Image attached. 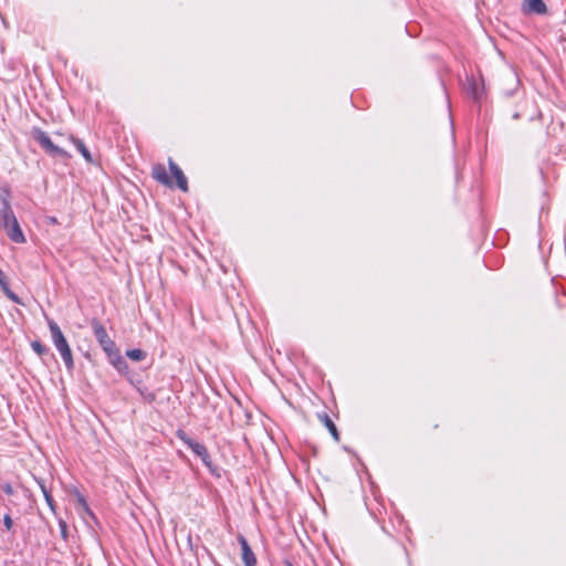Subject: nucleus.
Returning <instances> with one entry per match:
<instances>
[{
	"label": "nucleus",
	"mask_w": 566,
	"mask_h": 566,
	"mask_svg": "<svg viewBox=\"0 0 566 566\" xmlns=\"http://www.w3.org/2000/svg\"><path fill=\"white\" fill-rule=\"evenodd\" d=\"M168 166L172 174V176L176 179L177 187L182 190L184 192L188 191V180L184 174V171L180 169V167L171 159H168Z\"/></svg>",
	"instance_id": "obj_8"
},
{
	"label": "nucleus",
	"mask_w": 566,
	"mask_h": 566,
	"mask_svg": "<svg viewBox=\"0 0 566 566\" xmlns=\"http://www.w3.org/2000/svg\"><path fill=\"white\" fill-rule=\"evenodd\" d=\"M91 327L93 329L94 336L106 354V356H111L113 353L119 350L116 346L115 342L108 336L106 328L97 318H93L91 321Z\"/></svg>",
	"instance_id": "obj_4"
},
{
	"label": "nucleus",
	"mask_w": 566,
	"mask_h": 566,
	"mask_svg": "<svg viewBox=\"0 0 566 566\" xmlns=\"http://www.w3.org/2000/svg\"><path fill=\"white\" fill-rule=\"evenodd\" d=\"M44 499L50 510L55 514L56 505L49 490H44Z\"/></svg>",
	"instance_id": "obj_21"
},
{
	"label": "nucleus",
	"mask_w": 566,
	"mask_h": 566,
	"mask_svg": "<svg viewBox=\"0 0 566 566\" xmlns=\"http://www.w3.org/2000/svg\"><path fill=\"white\" fill-rule=\"evenodd\" d=\"M464 91L474 102L480 103L484 95L483 80H478L474 76H468L464 84Z\"/></svg>",
	"instance_id": "obj_6"
},
{
	"label": "nucleus",
	"mask_w": 566,
	"mask_h": 566,
	"mask_svg": "<svg viewBox=\"0 0 566 566\" xmlns=\"http://www.w3.org/2000/svg\"><path fill=\"white\" fill-rule=\"evenodd\" d=\"M4 282H6V275H4L3 271L0 269V285H3Z\"/></svg>",
	"instance_id": "obj_27"
},
{
	"label": "nucleus",
	"mask_w": 566,
	"mask_h": 566,
	"mask_svg": "<svg viewBox=\"0 0 566 566\" xmlns=\"http://www.w3.org/2000/svg\"><path fill=\"white\" fill-rule=\"evenodd\" d=\"M31 347L40 357L48 355L50 352V349L44 344H42L40 340H33L31 343Z\"/></svg>",
	"instance_id": "obj_19"
},
{
	"label": "nucleus",
	"mask_w": 566,
	"mask_h": 566,
	"mask_svg": "<svg viewBox=\"0 0 566 566\" xmlns=\"http://www.w3.org/2000/svg\"><path fill=\"white\" fill-rule=\"evenodd\" d=\"M75 497H76V502H77V509L82 510L84 513H86L92 518H95V515L92 512V510L90 509V506H88V504L86 502L85 496L82 493H80L78 491H76L75 492Z\"/></svg>",
	"instance_id": "obj_16"
},
{
	"label": "nucleus",
	"mask_w": 566,
	"mask_h": 566,
	"mask_svg": "<svg viewBox=\"0 0 566 566\" xmlns=\"http://www.w3.org/2000/svg\"><path fill=\"white\" fill-rule=\"evenodd\" d=\"M146 355H147L146 352L138 349V348L128 349L126 352V356L129 359L135 360V361H140V360L145 359Z\"/></svg>",
	"instance_id": "obj_17"
},
{
	"label": "nucleus",
	"mask_w": 566,
	"mask_h": 566,
	"mask_svg": "<svg viewBox=\"0 0 566 566\" xmlns=\"http://www.w3.org/2000/svg\"><path fill=\"white\" fill-rule=\"evenodd\" d=\"M32 138L40 145L43 151L53 158L69 159L71 155L63 148L55 145L49 135L40 127H33L31 130Z\"/></svg>",
	"instance_id": "obj_3"
},
{
	"label": "nucleus",
	"mask_w": 566,
	"mask_h": 566,
	"mask_svg": "<svg viewBox=\"0 0 566 566\" xmlns=\"http://www.w3.org/2000/svg\"><path fill=\"white\" fill-rule=\"evenodd\" d=\"M151 177L164 186L172 187L174 185L172 179L167 174L166 167L163 164H156L153 166Z\"/></svg>",
	"instance_id": "obj_9"
},
{
	"label": "nucleus",
	"mask_w": 566,
	"mask_h": 566,
	"mask_svg": "<svg viewBox=\"0 0 566 566\" xmlns=\"http://www.w3.org/2000/svg\"><path fill=\"white\" fill-rule=\"evenodd\" d=\"M3 524L7 528V531H11L12 526H13V521L11 518V516L9 514H6L3 516Z\"/></svg>",
	"instance_id": "obj_23"
},
{
	"label": "nucleus",
	"mask_w": 566,
	"mask_h": 566,
	"mask_svg": "<svg viewBox=\"0 0 566 566\" xmlns=\"http://www.w3.org/2000/svg\"><path fill=\"white\" fill-rule=\"evenodd\" d=\"M177 437L182 441L197 457H199L206 468L212 475L220 476L219 469L212 463L211 457L205 444L190 438L185 431L179 430Z\"/></svg>",
	"instance_id": "obj_2"
},
{
	"label": "nucleus",
	"mask_w": 566,
	"mask_h": 566,
	"mask_svg": "<svg viewBox=\"0 0 566 566\" xmlns=\"http://www.w3.org/2000/svg\"><path fill=\"white\" fill-rule=\"evenodd\" d=\"M59 527H60L62 538L65 542H67V539H69L67 524L63 518H59Z\"/></svg>",
	"instance_id": "obj_22"
},
{
	"label": "nucleus",
	"mask_w": 566,
	"mask_h": 566,
	"mask_svg": "<svg viewBox=\"0 0 566 566\" xmlns=\"http://www.w3.org/2000/svg\"><path fill=\"white\" fill-rule=\"evenodd\" d=\"M38 484H39V486H40V489H41L42 493L44 494V490H48V488H46V485H45L44 481H43V480H38Z\"/></svg>",
	"instance_id": "obj_26"
},
{
	"label": "nucleus",
	"mask_w": 566,
	"mask_h": 566,
	"mask_svg": "<svg viewBox=\"0 0 566 566\" xmlns=\"http://www.w3.org/2000/svg\"><path fill=\"white\" fill-rule=\"evenodd\" d=\"M7 235L11 241L14 243H24L25 237L23 234V231L18 222V220H14L9 228L6 229Z\"/></svg>",
	"instance_id": "obj_11"
},
{
	"label": "nucleus",
	"mask_w": 566,
	"mask_h": 566,
	"mask_svg": "<svg viewBox=\"0 0 566 566\" xmlns=\"http://www.w3.org/2000/svg\"><path fill=\"white\" fill-rule=\"evenodd\" d=\"M504 80H505L507 83L513 84V87H512V88H510V90L506 92V95H507V96H510V95H512V94H513V92L516 90V87H517V85H518L520 81H518V78H517L516 74H515V73H513V72H510V73L504 77Z\"/></svg>",
	"instance_id": "obj_20"
},
{
	"label": "nucleus",
	"mask_w": 566,
	"mask_h": 566,
	"mask_svg": "<svg viewBox=\"0 0 566 566\" xmlns=\"http://www.w3.org/2000/svg\"><path fill=\"white\" fill-rule=\"evenodd\" d=\"M523 12L545 14L547 12V7L543 0H524Z\"/></svg>",
	"instance_id": "obj_10"
},
{
	"label": "nucleus",
	"mask_w": 566,
	"mask_h": 566,
	"mask_svg": "<svg viewBox=\"0 0 566 566\" xmlns=\"http://www.w3.org/2000/svg\"><path fill=\"white\" fill-rule=\"evenodd\" d=\"M129 382L135 387V389L139 392V395L142 396V398L148 402V403H153L155 400H156V395L155 392L153 391H149L148 388L146 386L143 385L142 380L137 379H133V378H129L128 379Z\"/></svg>",
	"instance_id": "obj_12"
},
{
	"label": "nucleus",
	"mask_w": 566,
	"mask_h": 566,
	"mask_svg": "<svg viewBox=\"0 0 566 566\" xmlns=\"http://www.w3.org/2000/svg\"><path fill=\"white\" fill-rule=\"evenodd\" d=\"M238 542L241 546L242 562H243L244 566H255L256 557H255L251 546L249 545L247 538L242 534H239Z\"/></svg>",
	"instance_id": "obj_7"
},
{
	"label": "nucleus",
	"mask_w": 566,
	"mask_h": 566,
	"mask_svg": "<svg viewBox=\"0 0 566 566\" xmlns=\"http://www.w3.org/2000/svg\"><path fill=\"white\" fill-rule=\"evenodd\" d=\"M48 326L51 333L52 342L57 352L61 354L65 367L69 370H72L74 368L73 355L64 334L53 319H48Z\"/></svg>",
	"instance_id": "obj_1"
},
{
	"label": "nucleus",
	"mask_w": 566,
	"mask_h": 566,
	"mask_svg": "<svg viewBox=\"0 0 566 566\" xmlns=\"http://www.w3.org/2000/svg\"><path fill=\"white\" fill-rule=\"evenodd\" d=\"M284 566H293V564L290 560H285Z\"/></svg>",
	"instance_id": "obj_28"
},
{
	"label": "nucleus",
	"mask_w": 566,
	"mask_h": 566,
	"mask_svg": "<svg viewBox=\"0 0 566 566\" xmlns=\"http://www.w3.org/2000/svg\"><path fill=\"white\" fill-rule=\"evenodd\" d=\"M109 364L119 373L127 374L128 373V364L125 358L120 355V352L117 350L107 357Z\"/></svg>",
	"instance_id": "obj_13"
},
{
	"label": "nucleus",
	"mask_w": 566,
	"mask_h": 566,
	"mask_svg": "<svg viewBox=\"0 0 566 566\" xmlns=\"http://www.w3.org/2000/svg\"><path fill=\"white\" fill-rule=\"evenodd\" d=\"M67 139L76 147V149L81 153V155L84 157V159L87 163H93L92 155H91L90 150L87 149V147L85 146V144L83 143V140H81L80 138H77L73 135H69Z\"/></svg>",
	"instance_id": "obj_14"
},
{
	"label": "nucleus",
	"mask_w": 566,
	"mask_h": 566,
	"mask_svg": "<svg viewBox=\"0 0 566 566\" xmlns=\"http://www.w3.org/2000/svg\"><path fill=\"white\" fill-rule=\"evenodd\" d=\"M318 418L325 424V427L327 428V430L329 431L332 437L336 441H339V432H338L335 423L333 422V420L329 418V416L327 413H323V415H318Z\"/></svg>",
	"instance_id": "obj_15"
},
{
	"label": "nucleus",
	"mask_w": 566,
	"mask_h": 566,
	"mask_svg": "<svg viewBox=\"0 0 566 566\" xmlns=\"http://www.w3.org/2000/svg\"><path fill=\"white\" fill-rule=\"evenodd\" d=\"M1 209H0V229L6 230L9 226L17 220L14 212L10 203V191L4 190V196L0 197Z\"/></svg>",
	"instance_id": "obj_5"
},
{
	"label": "nucleus",
	"mask_w": 566,
	"mask_h": 566,
	"mask_svg": "<svg viewBox=\"0 0 566 566\" xmlns=\"http://www.w3.org/2000/svg\"><path fill=\"white\" fill-rule=\"evenodd\" d=\"M2 491L7 494V495H12L14 493L13 491V488L10 483H4L2 486H1Z\"/></svg>",
	"instance_id": "obj_24"
},
{
	"label": "nucleus",
	"mask_w": 566,
	"mask_h": 566,
	"mask_svg": "<svg viewBox=\"0 0 566 566\" xmlns=\"http://www.w3.org/2000/svg\"><path fill=\"white\" fill-rule=\"evenodd\" d=\"M1 290L8 296L12 302L17 304H22L21 298L9 287L7 281L3 283V285H0Z\"/></svg>",
	"instance_id": "obj_18"
},
{
	"label": "nucleus",
	"mask_w": 566,
	"mask_h": 566,
	"mask_svg": "<svg viewBox=\"0 0 566 566\" xmlns=\"http://www.w3.org/2000/svg\"><path fill=\"white\" fill-rule=\"evenodd\" d=\"M45 221H46L49 224H53V226H54V224H59L57 219H56L55 217H53V216H48V217L45 218Z\"/></svg>",
	"instance_id": "obj_25"
}]
</instances>
